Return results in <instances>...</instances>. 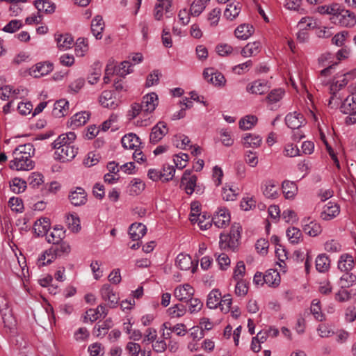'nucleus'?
<instances>
[{
  "instance_id": "45",
  "label": "nucleus",
  "mask_w": 356,
  "mask_h": 356,
  "mask_svg": "<svg viewBox=\"0 0 356 356\" xmlns=\"http://www.w3.org/2000/svg\"><path fill=\"white\" fill-rule=\"evenodd\" d=\"M264 195L270 199H276L279 196V186L273 181H268L265 185Z\"/></svg>"
},
{
  "instance_id": "12",
  "label": "nucleus",
  "mask_w": 356,
  "mask_h": 356,
  "mask_svg": "<svg viewBox=\"0 0 356 356\" xmlns=\"http://www.w3.org/2000/svg\"><path fill=\"white\" fill-rule=\"evenodd\" d=\"M285 122L291 129H298L305 124V119L300 113L297 111L288 113L285 117Z\"/></svg>"
},
{
  "instance_id": "14",
  "label": "nucleus",
  "mask_w": 356,
  "mask_h": 356,
  "mask_svg": "<svg viewBox=\"0 0 356 356\" xmlns=\"http://www.w3.org/2000/svg\"><path fill=\"white\" fill-rule=\"evenodd\" d=\"M53 70V65L49 62H40L29 70V74L38 78L48 74Z\"/></svg>"
},
{
  "instance_id": "8",
  "label": "nucleus",
  "mask_w": 356,
  "mask_h": 356,
  "mask_svg": "<svg viewBox=\"0 0 356 356\" xmlns=\"http://www.w3.org/2000/svg\"><path fill=\"white\" fill-rule=\"evenodd\" d=\"M181 187L188 195H191L197 187V177L191 175L190 170H186L181 180Z\"/></svg>"
},
{
  "instance_id": "64",
  "label": "nucleus",
  "mask_w": 356,
  "mask_h": 356,
  "mask_svg": "<svg viewBox=\"0 0 356 356\" xmlns=\"http://www.w3.org/2000/svg\"><path fill=\"white\" fill-rule=\"evenodd\" d=\"M90 356H104V347L99 343H93L88 346Z\"/></svg>"
},
{
  "instance_id": "42",
  "label": "nucleus",
  "mask_w": 356,
  "mask_h": 356,
  "mask_svg": "<svg viewBox=\"0 0 356 356\" xmlns=\"http://www.w3.org/2000/svg\"><path fill=\"white\" fill-rule=\"evenodd\" d=\"M239 193V189L234 186L225 185L222 188V199L226 201H234Z\"/></svg>"
},
{
  "instance_id": "5",
  "label": "nucleus",
  "mask_w": 356,
  "mask_h": 356,
  "mask_svg": "<svg viewBox=\"0 0 356 356\" xmlns=\"http://www.w3.org/2000/svg\"><path fill=\"white\" fill-rule=\"evenodd\" d=\"M99 294L103 300L107 302L111 308L118 306L119 297L109 284H104L99 289Z\"/></svg>"
},
{
  "instance_id": "59",
  "label": "nucleus",
  "mask_w": 356,
  "mask_h": 356,
  "mask_svg": "<svg viewBox=\"0 0 356 356\" xmlns=\"http://www.w3.org/2000/svg\"><path fill=\"white\" fill-rule=\"evenodd\" d=\"M188 302V311L191 314L199 312L203 307V302L197 298L191 297Z\"/></svg>"
},
{
  "instance_id": "49",
  "label": "nucleus",
  "mask_w": 356,
  "mask_h": 356,
  "mask_svg": "<svg viewBox=\"0 0 356 356\" xmlns=\"http://www.w3.org/2000/svg\"><path fill=\"white\" fill-rule=\"evenodd\" d=\"M257 120L255 115H246L240 120L239 127L243 130L251 129L257 124Z\"/></svg>"
},
{
  "instance_id": "51",
  "label": "nucleus",
  "mask_w": 356,
  "mask_h": 356,
  "mask_svg": "<svg viewBox=\"0 0 356 356\" xmlns=\"http://www.w3.org/2000/svg\"><path fill=\"white\" fill-rule=\"evenodd\" d=\"M284 94L285 91L282 88L274 89L268 93L266 100L269 104H275L283 98Z\"/></svg>"
},
{
  "instance_id": "56",
  "label": "nucleus",
  "mask_w": 356,
  "mask_h": 356,
  "mask_svg": "<svg viewBox=\"0 0 356 356\" xmlns=\"http://www.w3.org/2000/svg\"><path fill=\"white\" fill-rule=\"evenodd\" d=\"M110 321H104L102 323L96 325L93 329V334L97 337H104L109 330L111 325Z\"/></svg>"
},
{
  "instance_id": "31",
  "label": "nucleus",
  "mask_w": 356,
  "mask_h": 356,
  "mask_svg": "<svg viewBox=\"0 0 356 356\" xmlns=\"http://www.w3.org/2000/svg\"><path fill=\"white\" fill-rule=\"evenodd\" d=\"M56 258L68 255L71 252V246L66 241H62L51 246Z\"/></svg>"
},
{
  "instance_id": "26",
  "label": "nucleus",
  "mask_w": 356,
  "mask_h": 356,
  "mask_svg": "<svg viewBox=\"0 0 356 356\" xmlns=\"http://www.w3.org/2000/svg\"><path fill=\"white\" fill-rule=\"evenodd\" d=\"M147 232L145 225L142 223H133L129 229V234L133 241H138L145 236Z\"/></svg>"
},
{
  "instance_id": "13",
  "label": "nucleus",
  "mask_w": 356,
  "mask_h": 356,
  "mask_svg": "<svg viewBox=\"0 0 356 356\" xmlns=\"http://www.w3.org/2000/svg\"><path fill=\"white\" fill-rule=\"evenodd\" d=\"M269 88L268 81L261 79L255 80L246 86L247 92L254 95H263L268 92Z\"/></svg>"
},
{
  "instance_id": "2",
  "label": "nucleus",
  "mask_w": 356,
  "mask_h": 356,
  "mask_svg": "<svg viewBox=\"0 0 356 356\" xmlns=\"http://www.w3.org/2000/svg\"><path fill=\"white\" fill-rule=\"evenodd\" d=\"M35 149L31 143L17 146L13 152V159L10 161L9 167L17 171H29L35 166L31 157L34 155Z\"/></svg>"
},
{
  "instance_id": "40",
  "label": "nucleus",
  "mask_w": 356,
  "mask_h": 356,
  "mask_svg": "<svg viewBox=\"0 0 356 356\" xmlns=\"http://www.w3.org/2000/svg\"><path fill=\"white\" fill-rule=\"evenodd\" d=\"M88 49L89 47L88 40L84 38H79L76 40L74 46L76 56L78 57H83L88 51Z\"/></svg>"
},
{
  "instance_id": "6",
  "label": "nucleus",
  "mask_w": 356,
  "mask_h": 356,
  "mask_svg": "<svg viewBox=\"0 0 356 356\" xmlns=\"http://www.w3.org/2000/svg\"><path fill=\"white\" fill-rule=\"evenodd\" d=\"M231 220L229 211L225 207H220L214 213L211 221L218 228H225L229 225Z\"/></svg>"
},
{
  "instance_id": "27",
  "label": "nucleus",
  "mask_w": 356,
  "mask_h": 356,
  "mask_svg": "<svg viewBox=\"0 0 356 356\" xmlns=\"http://www.w3.org/2000/svg\"><path fill=\"white\" fill-rule=\"evenodd\" d=\"M53 115L56 118H62L69 113V102L65 99H59L54 103Z\"/></svg>"
},
{
  "instance_id": "33",
  "label": "nucleus",
  "mask_w": 356,
  "mask_h": 356,
  "mask_svg": "<svg viewBox=\"0 0 356 356\" xmlns=\"http://www.w3.org/2000/svg\"><path fill=\"white\" fill-rule=\"evenodd\" d=\"M34 5L39 13L51 14L56 10L55 3L48 0H35Z\"/></svg>"
},
{
  "instance_id": "1",
  "label": "nucleus",
  "mask_w": 356,
  "mask_h": 356,
  "mask_svg": "<svg viewBox=\"0 0 356 356\" xmlns=\"http://www.w3.org/2000/svg\"><path fill=\"white\" fill-rule=\"evenodd\" d=\"M316 10L321 15H329L330 21L334 24L344 27H353L356 24L355 13L339 3L320 6Z\"/></svg>"
},
{
  "instance_id": "55",
  "label": "nucleus",
  "mask_w": 356,
  "mask_h": 356,
  "mask_svg": "<svg viewBox=\"0 0 356 356\" xmlns=\"http://www.w3.org/2000/svg\"><path fill=\"white\" fill-rule=\"evenodd\" d=\"M206 7L199 0H194L190 6V13L193 17H198L204 12Z\"/></svg>"
},
{
  "instance_id": "62",
  "label": "nucleus",
  "mask_w": 356,
  "mask_h": 356,
  "mask_svg": "<svg viewBox=\"0 0 356 356\" xmlns=\"http://www.w3.org/2000/svg\"><path fill=\"white\" fill-rule=\"evenodd\" d=\"M139 115H145L146 113H143V108H142L141 104L134 103L131 106V108L128 112V117L129 120L136 118Z\"/></svg>"
},
{
  "instance_id": "46",
  "label": "nucleus",
  "mask_w": 356,
  "mask_h": 356,
  "mask_svg": "<svg viewBox=\"0 0 356 356\" xmlns=\"http://www.w3.org/2000/svg\"><path fill=\"white\" fill-rule=\"evenodd\" d=\"M316 268L318 272L324 273L330 268V259L325 254H319L316 259Z\"/></svg>"
},
{
  "instance_id": "7",
  "label": "nucleus",
  "mask_w": 356,
  "mask_h": 356,
  "mask_svg": "<svg viewBox=\"0 0 356 356\" xmlns=\"http://www.w3.org/2000/svg\"><path fill=\"white\" fill-rule=\"evenodd\" d=\"M176 266L181 270H189L194 273L197 266V261H193L190 255L179 254L175 261Z\"/></svg>"
},
{
  "instance_id": "61",
  "label": "nucleus",
  "mask_w": 356,
  "mask_h": 356,
  "mask_svg": "<svg viewBox=\"0 0 356 356\" xmlns=\"http://www.w3.org/2000/svg\"><path fill=\"white\" fill-rule=\"evenodd\" d=\"M232 302V299L229 294H226L221 297V299L219 301L218 306L220 310L226 314L229 312L231 308V305Z\"/></svg>"
},
{
  "instance_id": "39",
  "label": "nucleus",
  "mask_w": 356,
  "mask_h": 356,
  "mask_svg": "<svg viewBox=\"0 0 356 356\" xmlns=\"http://www.w3.org/2000/svg\"><path fill=\"white\" fill-rule=\"evenodd\" d=\"M129 193L131 195H138L145 188V184L139 178H134L129 183Z\"/></svg>"
},
{
  "instance_id": "19",
  "label": "nucleus",
  "mask_w": 356,
  "mask_h": 356,
  "mask_svg": "<svg viewBox=\"0 0 356 356\" xmlns=\"http://www.w3.org/2000/svg\"><path fill=\"white\" fill-rule=\"evenodd\" d=\"M339 213V206L335 202H329L323 207L321 218L324 220H330L337 217Z\"/></svg>"
},
{
  "instance_id": "52",
  "label": "nucleus",
  "mask_w": 356,
  "mask_h": 356,
  "mask_svg": "<svg viewBox=\"0 0 356 356\" xmlns=\"http://www.w3.org/2000/svg\"><path fill=\"white\" fill-rule=\"evenodd\" d=\"M303 230L305 234L314 237L321 233L322 228L320 224L312 221L309 224H307L304 226Z\"/></svg>"
},
{
  "instance_id": "4",
  "label": "nucleus",
  "mask_w": 356,
  "mask_h": 356,
  "mask_svg": "<svg viewBox=\"0 0 356 356\" xmlns=\"http://www.w3.org/2000/svg\"><path fill=\"white\" fill-rule=\"evenodd\" d=\"M54 159L61 163H65L72 161L78 154V147L76 145L63 146V147H56L54 148Z\"/></svg>"
},
{
  "instance_id": "37",
  "label": "nucleus",
  "mask_w": 356,
  "mask_h": 356,
  "mask_svg": "<svg viewBox=\"0 0 356 356\" xmlns=\"http://www.w3.org/2000/svg\"><path fill=\"white\" fill-rule=\"evenodd\" d=\"M283 194L286 199H293L298 193V186L294 181H284L282 183Z\"/></svg>"
},
{
  "instance_id": "36",
  "label": "nucleus",
  "mask_w": 356,
  "mask_h": 356,
  "mask_svg": "<svg viewBox=\"0 0 356 356\" xmlns=\"http://www.w3.org/2000/svg\"><path fill=\"white\" fill-rule=\"evenodd\" d=\"M355 109H356V92L348 95L341 106V111L345 114L351 113Z\"/></svg>"
},
{
  "instance_id": "25",
  "label": "nucleus",
  "mask_w": 356,
  "mask_h": 356,
  "mask_svg": "<svg viewBox=\"0 0 356 356\" xmlns=\"http://www.w3.org/2000/svg\"><path fill=\"white\" fill-rule=\"evenodd\" d=\"M90 118V113L86 111H81L71 117L70 127L75 129L84 125Z\"/></svg>"
},
{
  "instance_id": "47",
  "label": "nucleus",
  "mask_w": 356,
  "mask_h": 356,
  "mask_svg": "<svg viewBox=\"0 0 356 356\" xmlns=\"http://www.w3.org/2000/svg\"><path fill=\"white\" fill-rule=\"evenodd\" d=\"M173 144L177 148L186 149L188 147L191 148L192 146L190 145V140L188 136L184 134H177L174 136L172 140Z\"/></svg>"
},
{
  "instance_id": "22",
  "label": "nucleus",
  "mask_w": 356,
  "mask_h": 356,
  "mask_svg": "<svg viewBox=\"0 0 356 356\" xmlns=\"http://www.w3.org/2000/svg\"><path fill=\"white\" fill-rule=\"evenodd\" d=\"M121 143L124 148L129 149H135L136 148H138L142 144L139 137L133 133H129L124 135L122 138Z\"/></svg>"
},
{
  "instance_id": "16",
  "label": "nucleus",
  "mask_w": 356,
  "mask_h": 356,
  "mask_svg": "<svg viewBox=\"0 0 356 356\" xmlns=\"http://www.w3.org/2000/svg\"><path fill=\"white\" fill-rule=\"evenodd\" d=\"M158 96L154 92L149 93L143 97L141 102L143 113L147 115L152 113L158 105Z\"/></svg>"
},
{
  "instance_id": "35",
  "label": "nucleus",
  "mask_w": 356,
  "mask_h": 356,
  "mask_svg": "<svg viewBox=\"0 0 356 356\" xmlns=\"http://www.w3.org/2000/svg\"><path fill=\"white\" fill-rule=\"evenodd\" d=\"M56 259V257L51 250V247L44 250L38 257L37 265L39 267L44 266L51 264Z\"/></svg>"
},
{
  "instance_id": "54",
  "label": "nucleus",
  "mask_w": 356,
  "mask_h": 356,
  "mask_svg": "<svg viewBox=\"0 0 356 356\" xmlns=\"http://www.w3.org/2000/svg\"><path fill=\"white\" fill-rule=\"evenodd\" d=\"M66 222L68 225V227L73 232H78L81 229L80 220L76 215L68 214L66 217Z\"/></svg>"
},
{
  "instance_id": "63",
  "label": "nucleus",
  "mask_w": 356,
  "mask_h": 356,
  "mask_svg": "<svg viewBox=\"0 0 356 356\" xmlns=\"http://www.w3.org/2000/svg\"><path fill=\"white\" fill-rule=\"evenodd\" d=\"M22 26V22L19 19H13L3 28V31L7 33H15Z\"/></svg>"
},
{
  "instance_id": "9",
  "label": "nucleus",
  "mask_w": 356,
  "mask_h": 356,
  "mask_svg": "<svg viewBox=\"0 0 356 356\" xmlns=\"http://www.w3.org/2000/svg\"><path fill=\"white\" fill-rule=\"evenodd\" d=\"M99 104L104 108L115 109L119 106V102L115 94L111 90H104L99 97Z\"/></svg>"
},
{
  "instance_id": "32",
  "label": "nucleus",
  "mask_w": 356,
  "mask_h": 356,
  "mask_svg": "<svg viewBox=\"0 0 356 356\" xmlns=\"http://www.w3.org/2000/svg\"><path fill=\"white\" fill-rule=\"evenodd\" d=\"M264 282L269 286L276 287L280 283V273L273 269H269L264 274Z\"/></svg>"
},
{
  "instance_id": "18",
  "label": "nucleus",
  "mask_w": 356,
  "mask_h": 356,
  "mask_svg": "<svg viewBox=\"0 0 356 356\" xmlns=\"http://www.w3.org/2000/svg\"><path fill=\"white\" fill-rule=\"evenodd\" d=\"M338 268L343 272L356 271V263L352 255L343 254L338 261Z\"/></svg>"
},
{
  "instance_id": "38",
  "label": "nucleus",
  "mask_w": 356,
  "mask_h": 356,
  "mask_svg": "<svg viewBox=\"0 0 356 356\" xmlns=\"http://www.w3.org/2000/svg\"><path fill=\"white\" fill-rule=\"evenodd\" d=\"M310 312L314 318L318 321H323L325 320V315L322 312L321 301L318 299H314L310 306Z\"/></svg>"
},
{
  "instance_id": "23",
  "label": "nucleus",
  "mask_w": 356,
  "mask_h": 356,
  "mask_svg": "<svg viewBox=\"0 0 356 356\" xmlns=\"http://www.w3.org/2000/svg\"><path fill=\"white\" fill-rule=\"evenodd\" d=\"M65 236V230L61 225L55 226L52 231L47 234V241L49 243L56 244L63 241V239Z\"/></svg>"
},
{
  "instance_id": "30",
  "label": "nucleus",
  "mask_w": 356,
  "mask_h": 356,
  "mask_svg": "<svg viewBox=\"0 0 356 356\" xmlns=\"http://www.w3.org/2000/svg\"><path fill=\"white\" fill-rule=\"evenodd\" d=\"M254 28L248 24H243L239 25L234 31L236 37L241 40H247L254 33Z\"/></svg>"
},
{
  "instance_id": "24",
  "label": "nucleus",
  "mask_w": 356,
  "mask_h": 356,
  "mask_svg": "<svg viewBox=\"0 0 356 356\" xmlns=\"http://www.w3.org/2000/svg\"><path fill=\"white\" fill-rule=\"evenodd\" d=\"M55 40L58 48L60 50H67L71 48L74 43L73 38L67 33H56L55 35Z\"/></svg>"
},
{
  "instance_id": "44",
  "label": "nucleus",
  "mask_w": 356,
  "mask_h": 356,
  "mask_svg": "<svg viewBox=\"0 0 356 356\" xmlns=\"http://www.w3.org/2000/svg\"><path fill=\"white\" fill-rule=\"evenodd\" d=\"M356 283V271L344 272L341 277L340 284L341 288H348Z\"/></svg>"
},
{
  "instance_id": "20",
  "label": "nucleus",
  "mask_w": 356,
  "mask_h": 356,
  "mask_svg": "<svg viewBox=\"0 0 356 356\" xmlns=\"http://www.w3.org/2000/svg\"><path fill=\"white\" fill-rule=\"evenodd\" d=\"M172 0H156L154 9V17L156 20H161L163 13H168L172 7Z\"/></svg>"
},
{
  "instance_id": "50",
  "label": "nucleus",
  "mask_w": 356,
  "mask_h": 356,
  "mask_svg": "<svg viewBox=\"0 0 356 356\" xmlns=\"http://www.w3.org/2000/svg\"><path fill=\"white\" fill-rule=\"evenodd\" d=\"M27 182L32 188H39L44 183V176L38 172H33L28 177Z\"/></svg>"
},
{
  "instance_id": "28",
  "label": "nucleus",
  "mask_w": 356,
  "mask_h": 356,
  "mask_svg": "<svg viewBox=\"0 0 356 356\" xmlns=\"http://www.w3.org/2000/svg\"><path fill=\"white\" fill-rule=\"evenodd\" d=\"M104 29V22L100 15L94 17L91 22V31L93 35L97 40L102 38V32Z\"/></svg>"
},
{
  "instance_id": "29",
  "label": "nucleus",
  "mask_w": 356,
  "mask_h": 356,
  "mask_svg": "<svg viewBox=\"0 0 356 356\" xmlns=\"http://www.w3.org/2000/svg\"><path fill=\"white\" fill-rule=\"evenodd\" d=\"M33 228L34 232L38 236L47 234V232L50 228V220L47 218H40L35 222Z\"/></svg>"
},
{
  "instance_id": "48",
  "label": "nucleus",
  "mask_w": 356,
  "mask_h": 356,
  "mask_svg": "<svg viewBox=\"0 0 356 356\" xmlns=\"http://www.w3.org/2000/svg\"><path fill=\"white\" fill-rule=\"evenodd\" d=\"M186 313V307L181 304H176L168 309V314L171 318H181Z\"/></svg>"
},
{
  "instance_id": "17",
  "label": "nucleus",
  "mask_w": 356,
  "mask_h": 356,
  "mask_svg": "<svg viewBox=\"0 0 356 356\" xmlns=\"http://www.w3.org/2000/svg\"><path fill=\"white\" fill-rule=\"evenodd\" d=\"M76 136L74 132L70 131L60 134L51 144L52 148L56 147H63V146H73Z\"/></svg>"
},
{
  "instance_id": "10",
  "label": "nucleus",
  "mask_w": 356,
  "mask_h": 356,
  "mask_svg": "<svg viewBox=\"0 0 356 356\" xmlns=\"http://www.w3.org/2000/svg\"><path fill=\"white\" fill-rule=\"evenodd\" d=\"M168 132V128L164 122H159L154 125L149 135V141L152 144L159 143Z\"/></svg>"
},
{
  "instance_id": "41",
  "label": "nucleus",
  "mask_w": 356,
  "mask_h": 356,
  "mask_svg": "<svg viewBox=\"0 0 356 356\" xmlns=\"http://www.w3.org/2000/svg\"><path fill=\"white\" fill-rule=\"evenodd\" d=\"M222 294L218 289H213L207 296V306L210 309L218 307Z\"/></svg>"
},
{
  "instance_id": "3",
  "label": "nucleus",
  "mask_w": 356,
  "mask_h": 356,
  "mask_svg": "<svg viewBox=\"0 0 356 356\" xmlns=\"http://www.w3.org/2000/svg\"><path fill=\"white\" fill-rule=\"evenodd\" d=\"M241 226L238 224H235L232 226L229 234H220L219 241L220 248L234 250L241 238Z\"/></svg>"
},
{
  "instance_id": "60",
  "label": "nucleus",
  "mask_w": 356,
  "mask_h": 356,
  "mask_svg": "<svg viewBox=\"0 0 356 356\" xmlns=\"http://www.w3.org/2000/svg\"><path fill=\"white\" fill-rule=\"evenodd\" d=\"M298 26L300 30H306L307 29H314L316 26V22L310 17H302L298 22Z\"/></svg>"
},
{
  "instance_id": "11",
  "label": "nucleus",
  "mask_w": 356,
  "mask_h": 356,
  "mask_svg": "<svg viewBox=\"0 0 356 356\" xmlns=\"http://www.w3.org/2000/svg\"><path fill=\"white\" fill-rule=\"evenodd\" d=\"M195 290L188 284L177 286L174 291V296L179 301L188 302L193 296Z\"/></svg>"
},
{
  "instance_id": "15",
  "label": "nucleus",
  "mask_w": 356,
  "mask_h": 356,
  "mask_svg": "<svg viewBox=\"0 0 356 356\" xmlns=\"http://www.w3.org/2000/svg\"><path fill=\"white\" fill-rule=\"evenodd\" d=\"M69 200L73 205L81 206L87 202V194L83 188L76 187L70 192Z\"/></svg>"
},
{
  "instance_id": "57",
  "label": "nucleus",
  "mask_w": 356,
  "mask_h": 356,
  "mask_svg": "<svg viewBox=\"0 0 356 356\" xmlns=\"http://www.w3.org/2000/svg\"><path fill=\"white\" fill-rule=\"evenodd\" d=\"M27 182L19 178H14L10 184L11 190L15 193H20L25 191Z\"/></svg>"
},
{
  "instance_id": "43",
  "label": "nucleus",
  "mask_w": 356,
  "mask_h": 356,
  "mask_svg": "<svg viewBox=\"0 0 356 356\" xmlns=\"http://www.w3.org/2000/svg\"><path fill=\"white\" fill-rule=\"evenodd\" d=\"M286 236L292 244H298L302 240L301 231L295 227H291L286 230Z\"/></svg>"
},
{
  "instance_id": "21",
  "label": "nucleus",
  "mask_w": 356,
  "mask_h": 356,
  "mask_svg": "<svg viewBox=\"0 0 356 356\" xmlns=\"http://www.w3.org/2000/svg\"><path fill=\"white\" fill-rule=\"evenodd\" d=\"M241 143L245 148H258L262 143V138L256 134L248 133L242 137Z\"/></svg>"
},
{
  "instance_id": "53",
  "label": "nucleus",
  "mask_w": 356,
  "mask_h": 356,
  "mask_svg": "<svg viewBox=\"0 0 356 356\" xmlns=\"http://www.w3.org/2000/svg\"><path fill=\"white\" fill-rule=\"evenodd\" d=\"M240 12L241 7L239 3H230L227 5V7L224 12V15L227 19L233 20L239 15Z\"/></svg>"
},
{
  "instance_id": "34",
  "label": "nucleus",
  "mask_w": 356,
  "mask_h": 356,
  "mask_svg": "<svg viewBox=\"0 0 356 356\" xmlns=\"http://www.w3.org/2000/svg\"><path fill=\"white\" fill-rule=\"evenodd\" d=\"M260 50L259 42H249L242 49L241 54L243 57L248 58L257 55Z\"/></svg>"
},
{
  "instance_id": "58",
  "label": "nucleus",
  "mask_w": 356,
  "mask_h": 356,
  "mask_svg": "<svg viewBox=\"0 0 356 356\" xmlns=\"http://www.w3.org/2000/svg\"><path fill=\"white\" fill-rule=\"evenodd\" d=\"M221 15V10L218 8L212 9L207 16V20L209 22L211 26H216L218 24L220 17Z\"/></svg>"
}]
</instances>
